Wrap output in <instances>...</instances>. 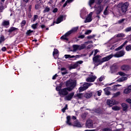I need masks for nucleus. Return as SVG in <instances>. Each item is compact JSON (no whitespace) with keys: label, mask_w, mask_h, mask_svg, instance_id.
Returning <instances> with one entry per match:
<instances>
[{"label":"nucleus","mask_w":131,"mask_h":131,"mask_svg":"<svg viewBox=\"0 0 131 131\" xmlns=\"http://www.w3.org/2000/svg\"><path fill=\"white\" fill-rule=\"evenodd\" d=\"M107 104L110 106V107L113 106L114 105H117L118 104V101H117L116 100L114 99H108L107 100Z\"/></svg>","instance_id":"nucleus-7"},{"label":"nucleus","mask_w":131,"mask_h":131,"mask_svg":"<svg viewBox=\"0 0 131 131\" xmlns=\"http://www.w3.org/2000/svg\"><path fill=\"white\" fill-rule=\"evenodd\" d=\"M117 45H118V43H115L112 45H109L108 46V47H111L110 48V50H114V49H115V48H116V47H117Z\"/></svg>","instance_id":"nucleus-27"},{"label":"nucleus","mask_w":131,"mask_h":131,"mask_svg":"<svg viewBox=\"0 0 131 131\" xmlns=\"http://www.w3.org/2000/svg\"><path fill=\"white\" fill-rule=\"evenodd\" d=\"M2 25L3 26H5V27H8V26H9V25H10V21L5 20L2 23Z\"/></svg>","instance_id":"nucleus-25"},{"label":"nucleus","mask_w":131,"mask_h":131,"mask_svg":"<svg viewBox=\"0 0 131 131\" xmlns=\"http://www.w3.org/2000/svg\"><path fill=\"white\" fill-rule=\"evenodd\" d=\"M78 38H84V35H81L80 36H79Z\"/></svg>","instance_id":"nucleus-63"},{"label":"nucleus","mask_w":131,"mask_h":131,"mask_svg":"<svg viewBox=\"0 0 131 131\" xmlns=\"http://www.w3.org/2000/svg\"><path fill=\"white\" fill-rule=\"evenodd\" d=\"M35 8L36 10H38V9H39V5L38 4L36 5Z\"/></svg>","instance_id":"nucleus-60"},{"label":"nucleus","mask_w":131,"mask_h":131,"mask_svg":"<svg viewBox=\"0 0 131 131\" xmlns=\"http://www.w3.org/2000/svg\"><path fill=\"white\" fill-rule=\"evenodd\" d=\"M130 30H131V27H128L125 29V31L126 32H128L130 31Z\"/></svg>","instance_id":"nucleus-52"},{"label":"nucleus","mask_w":131,"mask_h":131,"mask_svg":"<svg viewBox=\"0 0 131 131\" xmlns=\"http://www.w3.org/2000/svg\"><path fill=\"white\" fill-rule=\"evenodd\" d=\"M18 30V28L15 27H11L9 30V32L10 33L14 32V31H17Z\"/></svg>","instance_id":"nucleus-26"},{"label":"nucleus","mask_w":131,"mask_h":131,"mask_svg":"<svg viewBox=\"0 0 131 131\" xmlns=\"http://www.w3.org/2000/svg\"><path fill=\"white\" fill-rule=\"evenodd\" d=\"M37 18H38V16H37V15H35L34 16V19L33 20V22H35V21L37 20Z\"/></svg>","instance_id":"nucleus-51"},{"label":"nucleus","mask_w":131,"mask_h":131,"mask_svg":"<svg viewBox=\"0 0 131 131\" xmlns=\"http://www.w3.org/2000/svg\"><path fill=\"white\" fill-rule=\"evenodd\" d=\"M126 101L127 102V103H129V104H130L131 103V99L128 98L126 100Z\"/></svg>","instance_id":"nucleus-58"},{"label":"nucleus","mask_w":131,"mask_h":131,"mask_svg":"<svg viewBox=\"0 0 131 131\" xmlns=\"http://www.w3.org/2000/svg\"><path fill=\"white\" fill-rule=\"evenodd\" d=\"M62 85H63V82H61L59 86L56 87V90L57 92H59L61 91V89H62Z\"/></svg>","instance_id":"nucleus-30"},{"label":"nucleus","mask_w":131,"mask_h":131,"mask_svg":"<svg viewBox=\"0 0 131 131\" xmlns=\"http://www.w3.org/2000/svg\"><path fill=\"white\" fill-rule=\"evenodd\" d=\"M92 84V83H84L83 85V86L85 90H87V89H89V87L91 86Z\"/></svg>","instance_id":"nucleus-24"},{"label":"nucleus","mask_w":131,"mask_h":131,"mask_svg":"<svg viewBox=\"0 0 131 131\" xmlns=\"http://www.w3.org/2000/svg\"><path fill=\"white\" fill-rule=\"evenodd\" d=\"M119 95H120V92H118L114 94L113 97H118Z\"/></svg>","instance_id":"nucleus-49"},{"label":"nucleus","mask_w":131,"mask_h":131,"mask_svg":"<svg viewBox=\"0 0 131 131\" xmlns=\"http://www.w3.org/2000/svg\"><path fill=\"white\" fill-rule=\"evenodd\" d=\"M74 96V93L72 92L70 94H69L68 95L64 97V100L65 101H71V100H72V98Z\"/></svg>","instance_id":"nucleus-13"},{"label":"nucleus","mask_w":131,"mask_h":131,"mask_svg":"<svg viewBox=\"0 0 131 131\" xmlns=\"http://www.w3.org/2000/svg\"><path fill=\"white\" fill-rule=\"evenodd\" d=\"M123 93L124 94H129L130 91L127 88L124 90Z\"/></svg>","instance_id":"nucleus-43"},{"label":"nucleus","mask_w":131,"mask_h":131,"mask_svg":"<svg viewBox=\"0 0 131 131\" xmlns=\"http://www.w3.org/2000/svg\"><path fill=\"white\" fill-rule=\"evenodd\" d=\"M117 86H121V85H114L111 88V91H117Z\"/></svg>","instance_id":"nucleus-31"},{"label":"nucleus","mask_w":131,"mask_h":131,"mask_svg":"<svg viewBox=\"0 0 131 131\" xmlns=\"http://www.w3.org/2000/svg\"><path fill=\"white\" fill-rule=\"evenodd\" d=\"M86 127L88 128H92L93 127V121L88 120L86 122Z\"/></svg>","instance_id":"nucleus-17"},{"label":"nucleus","mask_w":131,"mask_h":131,"mask_svg":"<svg viewBox=\"0 0 131 131\" xmlns=\"http://www.w3.org/2000/svg\"><path fill=\"white\" fill-rule=\"evenodd\" d=\"M68 105L66 104V106L61 110L62 112H65V111L68 109Z\"/></svg>","instance_id":"nucleus-47"},{"label":"nucleus","mask_w":131,"mask_h":131,"mask_svg":"<svg viewBox=\"0 0 131 131\" xmlns=\"http://www.w3.org/2000/svg\"><path fill=\"white\" fill-rule=\"evenodd\" d=\"M94 8H95V11L96 12V14L97 15H99V14L101 13V12L103 11V9L104 7L102 5H101L100 4H97V5H95Z\"/></svg>","instance_id":"nucleus-5"},{"label":"nucleus","mask_w":131,"mask_h":131,"mask_svg":"<svg viewBox=\"0 0 131 131\" xmlns=\"http://www.w3.org/2000/svg\"><path fill=\"white\" fill-rule=\"evenodd\" d=\"M58 54H59V51H58L56 49H54L53 55L55 59H57V58H58Z\"/></svg>","instance_id":"nucleus-20"},{"label":"nucleus","mask_w":131,"mask_h":131,"mask_svg":"<svg viewBox=\"0 0 131 131\" xmlns=\"http://www.w3.org/2000/svg\"><path fill=\"white\" fill-rule=\"evenodd\" d=\"M107 9H108V6L106 7V8L103 12L104 15H105V16L108 15V10H107Z\"/></svg>","instance_id":"nucleus-44"},{"label":"nucleus","mask_w":131,"mask_h":131,"mask_svg":"<svg viewBox=\"0 0 131 131\" xmlns=\"http://www.w3.org/2000/svg\"><path fill=\"white\" fill-rule=\"evenodd\" d=\"M84 97H85V98H86V99H90V98L92 97V94L86 93L85 94H84Z\"/></svg>","instance_id":"nucleus-34"},{"label":"nucleus","mask_w":131,"mask_h":131,"mask_svg":"<svg viewBox=\"0 0 131 131\" xmlns=\"http://www.w3.org/2000/svg\"><path fill=\"white\" fill-rule=\"evenodd\" d=\"M121 69L123 71H128V70H130L131 67L127 64H124L121 67Z\"/></svg>","instance_id":"nucleus-15"},{"label":"nucleus","mask_w":131,"mask_h":131,"mask_svg":"<svg viewBox=\"0 0 131 131\" xmlns=\"http://www.w3.org/2000/svg\"><path fill=\"white\" fill-rule=\"evenodd\" d=\"M50 12V8L47 7L43 11V13H49Z\"/></svg>","instance_id":"nucleus-41"},{"label":"nucleus","mask_w":131,"mask_h":131,"mask_svg":"<svg viewBox=\"0 0 131 131\" xmlns=\"http://www.w3.org/2000/svg\"><path fill=\"white\" fill-rule=\"evenodd\" d=\"M95 37H96V35H90V36H88L87 38L88 39H93V38H94Z\"/></svg>","instance_id":"nucleus-40"},{"label":"nucleus","mask_w":131,"mask_h":131,"mask_svg":"<svg viewBox=\"0 0 131 131\" xmlns=\"http://www.w3.org/2000/svg\"><path fill=\"white\" fill-rule=\"evenodd\" d=\"M128 7V3L126 2L122 5L121 11L122 13H126Z\"/></svg>","instance_id":"nucleus-11"},{"label":"nucleus","mask_w":131,"mask_h":131,"mask_svg":"<svg viewBox=\"0 0 131 131\" xmlns=\"http://www.w3.org/2000/svg\"><path fill=\"white\" fill-rule=\"evenodd\" d=\"M112 108L113 110H114L115 111H118L120 110V107H119L117 105L113 106Z\"/></svg>","instance_id":"nucleus-32"},{"label":"nucleus","mask_w":131,"mask_h":131,"mask_svg":"<svg viewBox=\"0 0 131 131\" xmlns=\"http://www.w3.org/2000/svg\"><path fill=\"white\" fill-rule=\"evenodd\" d=\"M83 63V61L82 60H79L75 62L74 64L72 65L70 67L71 69H75L77 67H78L81 64H82Z\"/></svg>","instance_id":"nucleus-9"},{"label":"nucleus","mask_w":131,"mask_h":131,"mask_svg":"<svg viewBox=\"0 0 131 131\" xmlns=\"http://www.w3.org/2000/svg\"><path fill=\"white\" fill-rule=\"evenodd\" d=\"M58 93L60 97H65V96H67V95H68V88H67L60 90Z\"/></svg>","instance_id":"nucleus-6"},{"label":"nucleus","mask_w":131,"mask_h":131,"mask_svg":"<svg viewBox=\"0 0 131 131\" xmlns=\"http://www.w3.org/2000/svg\"><path fill=\"white\" fill-rule=\"evenodd\" d=\"M103 79H104V76H102L99 78V81H103Z\"/></svg>","instance_id":"nucleus-57"},{"label":"nucleus","mask_w":131,"mask_h":131,"mask_svg":"<svg viewBox=\"0 0 131 131\" xmlns=\"http://www.w3.org/2000/svg\"><path fill=\"white\" fill-rule=\"evenodd\" d=\"M90 41L85 42L84 44H81V45H73V51L76 52V51H81L83 49H85L86 46L90 43Z\"/></svg>","instance_id":"nucleus-3"},{"label":"nucleus","mask_w":131,"mask_h":131,"mask_svg":"<svg viewBox=\"0 0 131 131\" xmlns=\"http://www.w3.org/2000/svg\"><path fill=\"white\" fill-rule=\"evenodd\" d=\"M64 57L66 59H68V58H79L80 56L77 55L76 56L74 55H65Z\"/></svg>","instance_id":"nucleus-22"},{"label":"nucleus","mask_w":131,"mask_h":131,"mask_svg":"<svg viewBox=\"0 0 131 131\" xmlns=\"http://www.w3.org/2000/svg\"><path fill=\"white\" fill-rule=\"evenodd\" d=\"M124 55H125V52L123 51H120L115 54L114 55V57H115L116 58H120V57H123Z\"/></svg>","instance_id":"nucleus-10"},{"label":"nucleus","mask_w":131,"mask_h":131,"mask_svg":"<svg viewBox=\"0 0 131 131\" xmlns=\"http://www.w3.org/2000/svg\"><path fill=\"white\" fill-rule=\"evenodd\" d=\"M127 42H128V41H125L122 45H121L120 47H119L118 48H117V49H116V51H120V50L122 49L123 47H124L125 46V45H126V43H127Z\"/></svg>","instance_id":"nucleus-21"},{"label":"nucleus","mask_w":131,"mask_h":131,"mask_svg":"<svg viewBox=\"0 0 131 131\" xmlns=\"http://www.w3.org/2000/svg\"><path fill=\"white\" fill-rule=\"evenodd\" d=\"M121 105L123 111H126V110H127V105L126 104L122 103Z\"/></svg>","instance_id":"nucleus-33"},{"label":"nucleus","mask_w":131,"mask_h":131,"mask_svg":"<svg viewBox=\"0 0 131 131\" xmlns=\"http://www.w3.org/2000/svg\"><path fill=\"white\" fill-rule=\"evenodd\" d=\"M126 51H127V52H129V51H131V46L130 45H128L126 47Z\"/></svg>","instance_id":"nucleus-42"},{"label":"nucleus","mask_w":131,"mask_h":131,"mask_svg":"<svg viewBox=\"0 0 131 131\" xmlns=\"http://www.w3.org/2000/svg\"><path fill=\"white\" fill-rule=\"evenodd\" d=\"M98 53H99V50L98 49L95 50L94 55L96 56V55H97V54H98Z\"/></svg>","instance_id":"nucleus-56"},{"label":"nucleus","mask_w":131,"mask_h":131,"mask_svg":"<svg viewBox=\"0 0 131 131\" xmlns=\"http://www.w3.org/2000/svg\"><path fill=\"white\" fill-rule=\"evenodd\" d=\"M2 51H3V52H6V51H7V48L5 47H3L2 48Z\"/></svg>","instance_id":"nucleus-59"},{"label":"nucleus","mask_w":131,"mask_h":131,"mask_svg":"<svg viewBox=\"0 0 131 131\" xmlns=\"http://www.w3.org/2000/svg\"><path fill=\"white\" fill-rule=\"evenodd\" d=\"M92 16H93V12H90V14L86 17L84 23H89V22H92Z\"/></svg>","instance_id":"nucleus-14"},{"label":"nucleus","mask_w":131,"mask_h":131,"mask_svg":"<svg viewBox=\"0 0 131 131\" xmlns=\"http://www.w3.org/2000/svg\"><path fill=\"white\" fill-rule=\"evenodd\" d=\"M94 3H95V0H90L89 5L91 7V9H93L92 6L93 5V4H94Z\"/></svg>","instance_id":"nucleus-38"},{"label":"nucleus","mask_w":131,"mask_h":131,"mask_svg":"<svg viewBox=\"0 0 131 131\" xmlns=\"http://www.w3.org/2000/svg\"><path fill=\"white\" fill-rule=\"evenodd\" d=\"M97 79V77L93 75H89V77L86 79L88 82H94Z\"/></svg>","instance_id":"nucleus-8"},{"label":"nucleus","mask_w":131,"mask_h":131,"mask_svg":"<svg viewBox=\"0 0 131 131\" xmlns=\"http://www.w3.org/2000/svg\"><path fill=\"white\" fill-rule=\"evenodd\" d=\"M31 27L33 28V29H36L37 27V23L32 25Z\"/></svg>","instance_id":"nucleus-45"},{"label":"nucleus","mask_w":131,"mask_h":131,"mask_svg":"<svg viewBox=\"0 0 131 131\" xmlns=\"http://www.w3.org/2000/svg\"><path fill=\"white\" fill-rule=\"evenodd\" d=\"M76 85V83H75V81L72 79H70L66 82V86H67V88H68V92H71V91L75 88Z\"/></svg>","instance_id":"nucleus-2"},{"label":"nucleus","mask_w":131,"mask_h":131,"mask_svg":"<svg viewBox=\"0 0 131 131\" xmlns=\"http://www.w3.org/2000/svg\"><path fill=\"white\" fill-rule=\"evenodd\" d=\"M125 20V19H124V18H123V19H120V20H119L118 21V23H119V24H120L122 23Z\"/></svg>","instance_id":"nucleus-55"},{"label":"nucleus","mask_w":131,"mask_h":131,"mask_svg":"<svg viewBox=\"0 0 131 131\" xmlns=\"http://www.w3.org/2000/svg\"><path fill=\"white\" fill-rule=\"evenodd\" d=\"M100 56L98 55L93 58V62L96 66H99V65H101L104 62H107L109 61L110 59H112L113 57V55L111 54L106 57H103L102 59H100Z\"/></svg>","instance_id":"nucleus-1"},{"label":"nucleus","mask_w":131,"mask_h":131,"mask_svg":"<svg viewBox=\"0 0 131 131\" xmlns=\"http://www.w3.org/2000/svg\"><path fill=\"white\" fill-rule=\"evenodd\" d=\"M119 75H121L122 77L120 78V81H124L127 79V76L125 75V74L122 72H119Z\"/></svg>","instance_id":"nucleus-12"},{"label":"nucleus","mask_w":131,"mask_h":131,"mask_svg":"<svg viewBox=\"0 0 131 131\" xmlns=\"http://www.w3.org/2000/svg\"><path fill=\"white\" fill-rule=\"evenodd\" d=\"M76 97L78 99H82L83 98V95L82 94H78L76 95Z\"/></svg>","instance_id":"nucleus-36"},{"label":"nucleus","mask_w":131,"mask_h":131,"mask_svg":"<svg viewBox=\"0 0 131 131\" xmlns=\"http://www.w3.org/2000/svg\"><path fill=\"white\" fill-rule=\"evenodd\" d=\"M73 2H74V0H67L63 5V8H65L68 4H71Z\"/></svg>","instance_id":"nucleus-29"},{"label":"nucleus","mask_w":131,"mask_h":131,"mask_svg":"<svg viewBox=\"0 0 131 131\" xmlns=\"http://www.w3.org/2000/svg\"><path fill=\"white\" fill-rule=\"evenodd\" d=\"M53 13H57L58 12V9L54 8L53 10Z\"/></svg>","instance_id":"nucleus-61"},{"label":"nucleus","mask_w":131,"mask_h":131,"mask_svg":"<svg viewBox=\"0 0 131 131\" xmlns=\"http://www.w3.org/2000/svg\"><path fill=\"white\" fill-rule=\"evenodd\" d=\"M86 14V11L84 9H82L81 11V16H84Z\"/></svg>","instance_id":"nucleus-35"},{"label":"nucleus","mask_w":131,"mask_h":131,"mask_svg":"<svg viewBox=\"0 0 131 131\" xmlns=\"http://www.w3.org/2000/svg\"><path fill=\"white\" fill-rule=\"evenodd\" d=\"M5 41V37L3 35H2L0 37V43H2V42Z\"/></svg>","instance_id":"nucleus-39"},{"label":"nucleus","mask_w":131,"mask_h":131,"mask_svg":"<svg viewBox=\"0 0 131 131\" xmlns=\"http://www.w3.org/2000/svg\"><path fill=\"white\" fill-rule=\"evenodd\" d=\"M130 92H131V85H129L127 88Z\"/></svg>","instance_id":"nucleus-64"},{"label":"nucleus","mask_w":131,"mask_h":131,"mask_svg":"<svg viewBox=\"0 0 131 131\" xmlns=\"http://www.w3.org/2000/svg\"><path fill=\"white\" fill-rule=\"evenodd\" d=\"M21 27H24V26L25 25V24H26V20H24L21 21Z\"/></svg>","instance_id":"nucleus-50"},{"label":"nucleus","mask_w":131,"mask_h":131,"mask_svg":"<svg viewBox=\"0 0 131 131\" xmlns=\"http://www.w3.org/2000/svg\"><path fill=\"white\" fill-rule=\"evenodd\" d=\"M124 36H125V34L122 33H119L117 35V37H124Z\"/></svg>","instance_id":"nucleus-37"},{"label":"nucleus","mask_w":131,"mask_h":131,"mask_svg":"<svg viewBox=\"0 0 131 131\" xmlns=\"http://www.w3.org/2000/svg\"><path fill=\"white\" fill-rule=\"evenodd\" d=\"M64 19H65V18H64V16L60 15L58 17L57 21H54V23H56V24H59V23H61V22H62V21H63Z\"/></svg>","instance_id":"nucleus-18"},{"label":"nucleus","mask_w":131,"mask_h":131,"mask_svg":"<svg viewBox=\"0 0 131 131\" xmlns=\"http://www.w3.org/2000/svg\"><path fill=\"white\" fill-rule=\"evenodd\" d=\"M92 32V30H88L85 32V34H90V33H91Z\"/></svg>","instance_id":"nucleus-54"},{"label":"nucleus","mask_w":131,"mask_h":131,"mask_svg":"<svg viewBox=\"0 0 131 131\" xmlns=\"http://www.w3.org/2000/svg\"><path fill=\"white\" fill-rule=\"evenodd\" d=\"M57 76H58V75H57V74H56L54 76H53L52 79H56Z\"/></svg>","instance_id":"nucleus-62"},{"label":"nucleus","mask_w":131,"mask_h":131,"mask_svg":"<svg viewBox=\"0 0 131 131\" xmlns=\"http://www.w3.org/2000/svg\"><path fill=\"white\" fill-rule=\"evenodd\" d=\"M97 94L98 96H101V95L102 94V90H99L98 91H97Z\"/></svg>","instance_id":"nucleus-53"},{"label":"nucleus","mask_w":131,"mask_h":131,"mask_svg":"<svg viewBox=\"0 0 131 131\" xmlns=\"http://www.w3.org/2000/svg\"><path fill=\"white\" fill-rule=\"evenodd\" d=\"M71 119V117H70V116H68L67 117V124L70 126L72 125V123L70 122Z\"/></svg>","instance_id":"nucleus-23"},{"label":"nucleus","mask_w":131,"mask_h":131,"mask_svg":"<svg viewBox=\"0 0 131 131\" xmlns=\"http://www.w3.org/2000/svg\"><path fill=\"white\" fill-rule=\"evenodd\" d=\"M74 126H76L77 127H81L82 126V125L80 124L78 121H76L74 124Z\"/></svg>","instance_id":"nucleus-28"},{"label":"nucleus","mask_w":131,"mask_h":131,"mask_svg":"<svg viewBox=\"0 0 131 131\" xmlns=\"http://www.w3.org/2000/svg\"><path fill=\"white\" fill-rule=\"evenodd\" d=\"M32 32H33V31L31 30H29L27 31L26 34L27 35H30V33H32Z\"/></svg>","instance_id":"nucleus-46"},{"label":"nucleus","mask_w":131,"mask_h":131,"mask_svg":"<svg viewBox=\"0 0 131 131\" xmlns=\"http://www.w3.org/2000/svg\"><path fill=\"white\" fill-rule=\"evenodd\" d=\"M118 67H119V66H118V64L116 63L114 64L111 68L112 73H114V72H116V71H117V70L118 69Z\"/></svg>","instance_id":"nucleus-16"},{"label":"nucleus","mask_w":131,"mask_h":131,"mask_svg":"<svg viewBox=\"0 0 131 131\" xmlns=\"http://www.w3.org/2000/svg\"><path fill=\"white\" fill-rule=\"evenodd\" d=\"M78 30V27H76L73 28L71 30L67 32L64 35L60 37L61 39H64V40H68V38H67V36H69L70 34H72V33H75Z\"/></svg>","instance_id":"nucleus-4"},{"label":"nucleus","mask_w":131,"mask_h":131,"mask_svg":"<svg viewBox=\"0 0 131 131\" xmlns=\"http://www.w3.org/2000/svg\"><path fill=\"white\" fill-rule=\"evenodd\" d=\"M79 92H83V91H85V89L83 88V86L79 88Z\"/></svg>","instance_id":"nucleus-48"},{"label":"nucleus","mask_w":131,"mask_h":131,"mask_svg":"<svg viewBox=\"0 0 131 131\" xmlns=\"http://www.w3.org/2000/svg\"><path fill=\"white\" fill-rule=\"evenodd\" d=\"M103 90L105 95H110V91H111V88L107 87L104 89Z\"/></svg>","instance_id":"nucleus-19"}]
</instances>
